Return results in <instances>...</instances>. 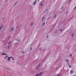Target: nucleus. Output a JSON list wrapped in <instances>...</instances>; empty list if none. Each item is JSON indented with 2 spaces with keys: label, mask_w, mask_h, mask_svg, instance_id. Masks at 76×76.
<instances>
[{
  "label": "nucleus",
  "mask_w": 76,
  "mask_h": 76,
  "mask_svg": "<svg viewBox=\"0 0 76 76\" xmlns=\"http://www.w3.org/2000/svg\"><path fill=\"white\" fill-rule=\"evenodd\" d=\"M37 4V0H36L34 1L33 3V5H35Z\"/></svg>",
  "instance_id": "f257e3e1"
},
{
  "label": "nucleus",
  "mask_w": 76,
  "mask_h": 76,
  "mask_svg": "<svg viewBox=\"0 0 76 76\" xmlns=\"http://www.w3.org/2000/svg\"><path fill=\"white\" fill-rule=\"evenodd\" d=\"M3 25H1V26L0 27V31H1V29L3 28Z\"/></svg>",
  "instance_id": "f03ea898"
},
{
  "label": "nucleus",
  "mask_w": 76,
  "mask_h": 76,
  "mask_svg": "<svg viewBox=\"0 0 76 76\" xmlns=\"http://www.w3.org/2000/svg\"><path fill=\"white\" fill-rule=\"evenodd\" d=\"M57 16V14H56L55 15L53 16V18H56V16Z\"/></svg>",
  "instance_id": "7ed1b4c3"
},
{
  "label": "nucleus",
  "mask_w": 76,
  "mask_h": 76,
  "mask_svg": "<svg viewBox=\"0 0 76 76\" xmlns=\"http://www.w3.org/2000/svg\"><path fill=\"white\" fill-rule=\"evenodd\" d=\"M45 25V23L44 22L42 25V27L44 26Z\"/></svg>",
  "instance_id": "20e7f679"
},
{
  "label": "nucleus",
  "mask_w": 76,
  "mask_h": 76,
  "mask_svg": "<svg viewBox=\"0 0 76 76\" xmlns=\"http://www.w3.org/2000/svg\"><path fill=\"white\" fill-rule=\"evenodd\" d=\"M70 73L71 74H73V73H74L73 71L71 70L70 71Z\"/></svg>",
  "instance_id": "39448f33"
},
{
  "label": "nucleus",
  "mask_w": 76,
  "mask_h": 76,
  "mask_svg": "<svg viewBox=\"0 0 76 76\" xmlns=\"http://www.w3.org/2000/svg\"><path fill=\"white\" fill-rule=\"evenodd\" d=\"M45 17H43V18L42 19V22H43V21H44V19H45Z\"/></svg>",
  "instance_id": "423d86ee"
},
{
  "label": "nucleus",
  "mask_w": 76,
  "mask_h": 76,
  "mask_svg": "<svg viewBox=\"0 0 76 76\" xmlns=\"http://www.w3.org/2000/svg\"><path fill=\"white\" fill-rule=\"evenodd\" d=\"M10 58H12V57H8V61H10Z\"/></svg>",
  "instance_id": "0eeeda50"
},
{
  "label": "nucleus",
  "mask_w": 76,
  "mask_h": 76,
  "mask_svg": "<svg viewBox=\"0 0 76 76\" xmlns=\"http://www.w3.org/2000/svg\"><path fill=\"white\" fill-rule=\"evenodd\" d=\"M42 73H43V72H41L40 73V74H39V76H41V75L42 74Z\"/></svg>",
  "instance_id": "6e6552de"
},
{
  "label": "nucleus",
  "mask_w": 76,
  "mask_h": 76,
  "mask_svg": "<svg viewBox=\"0 0 76 76\" xmlns=\"http://www.w3.org/2000/svg\"><path fill=\"white\" fill-rule=\"evenodd\" d=\"M57 29H56L55 31L54 34H57Z\"/></svg>",
  "instance_id": "1a4fd4ad"
},
{
  "label": "nucleus",
  "mask_w": 76,
  "mask_h": 76,
  "mask_svg": "<svg viewBox=\"0 0 76 76\" xmlns=\"http://www.w3.org/2000/svg\"><path fill=\"white\" fill-rule=\"evenodd\" d=\"M74 35H75V34L74 33L73 34H72V35L71 37H72L73 38L74 37Z\"/></svg>",
  "instance_id": "9d476101"
},
{
  "label": "nucleus",
  "mask_w": 76,
  "mask_h": 76,
  "mask_svg": "<svg viewBox=\"0 0 76 76\" xmlns=\"http://www.w3.org/2000/svg\"><path fill=\"white\" fill-rule=\"evenodd\" d=\"M1 54H2V55H7V54L5 53H2Z\"/></svg>",
  "instance_id": "9b49d317"
},
{
  "label": "nucleus",
  "mask_w": 76,
  "mask_h": 76,
  "mask_svg": "<svg viewBox=\"0 0 76 76\" xmlns=\"http://www.w3.org/2000/svg\"><path fill=\"white\" fill-rule=\"evenodd\" d=\"M13 28H12V29H11V31H10V32H12V31H13Z\"/></svg>",
  "instance_id": "f8f14e48"
},
{
  "label": "nucleus",
  "mask_w": 76,
  "mask_h": 76,
  "mask_svg": "<svg viewBox=\"0 0 76 76\" xmlns=\"http://www.w3.org/2000/svg\"><path fill=\"white\" fill-rule=\"evenodd\" d=\"M40 64H41V63H40L38 65L37 67H40Z\"/></svg>",
  "instance_id": "ddd939ff"
},
{
  "label": "nucleus",
  "mask_w": 76,
  "mask_h": 76,
  "mask_svg": "<svg viewBox=\"0 0 76 76\" xmlns=\"http://www.w3.org/2000/svg\"><path fill=\"white\" fill-rule=\"evenodd\" d=\"M70 2H71V0H69L68 1V4H69V3H70Z\"/></svg>",
  "instance_id": "4468645a"
},
{
  "label": "nucleus",
  "mask_w": 76,
  "mask_h": 76,
  "mask_svg": "<svg viewBox=\"0 0 76 76\" xmlns=\"http://www.w3.org/2000/svg\"><path fill=\"white\" fill-rule=\"evenodd\" d=\"M39 68V67H38V66L36 68V70L37 71V70H38V68Z\"/></svg>",
  "instance_id": "2eb2a0df"
},
{
  "label": "nucleus",
  "mask_w": 76,
  "mask_h": 76,
  "mask_svg": "<svg viewBox=\"0 0 76 76\" xmlns=\"http://www.w3.org/2000/svg\"><path fill=\"white\" fill-rule=\"evenodd\" d=\"M17 41L18 42H20V40L19 39H18Z\"/></svg>",
  "instance_id": "dca6fc26"
},
{
  "label": "nucleus",
  "mask_w": 76,
  "mask_h": 76,
  "mask_svg": "<svg viewBox=\"0 0 76 76\" xmlns=\"http://www.w3.org/2000/svg\"><path fill=\"white\" fill-rule=\"evenodd\" d=\"M48 10V9H47L46 10H45V12H47V11Z\"/></svg>",
  "instance_id": "f3484780"
},
{
  "label": "nucleus",
  "mask_w": 76,
  "mask_h": 76,
  "mask_svg": "<svg viewBox=\"0 0 76 76\" xmlns=\"http://www.w3.org/2000/svg\"><path fill=\"white\" fill-rule=\"evenodd\" d=\"M11 43V42H10L8 44V45H10V44Z\"/></svg>",
  "instance_id": "a211bd4d"
},
{
  "label": "nucleus",
  "mask_w": 76,
  "mask_h": 76,
  "mask_svg": "<svg viewBox=\"0 0 76 76\" xmlns=\"http://www.w3.org/2000/svg\"><path fill=\"white\" fill-rule=\"evenodd\" d=\"M32 50V48H31L30 51H31V50Z\"/></svg>",
  "instance_id": "6ab92c4d"
},
{
  "label": "nucleus",
  "mask_w": 76,
  "mask_h": 76,
  "mask_svg": "<svg viewBox=\"0 0 76 76\" xmlns=\"http://www.w3.org/2000/svg\"><path fill=\"white\" fill-rule=\"evenodd\" d=\"M40 6H43V4H42V3H41V4H40Z\"/></svg>",
  "instance_id": "aec40b11"
},
{
  "label": "nucleus",
  "mask_w": 76,
  "mask_h": 76,
  "mask_svg": "<svg viewBox=\"0 0 76 76\" xmlns=\"http://www.w3.org/2000/svg\"><path fill=\"white\" fill-rule=\"evenodd\" d=\"M10 45H9L8 46V47L7 48V49H10Z\"/></svg>",
  "instance_id": "412c9836"
},
{
  "label": "nucleus",
  "mask_w": 76,
  "mask_h": 76,
  "mask_svg": "<svg viewBox=\"0 0 76 76\" xmlns=\"http://www.w3.org/2000/svg\"><path fill=\"white\" fill-rule=\"evenodd\" d=\"M66 61H67V62H69V60H67V59L66 60Z\"/></svg>",
  "instance_id": "4be33fe9"
},
{
  "label": "nucleus",
  "mask_w": 76,
  "mask_h": 76,
  "mask_svg": "<svg viewBox=\"0 0 76 76\" xmlns=\"http://www.w3.org/2000/svg\"><path fill=\"white\" fill-rule=\"evenodd\" d=\"M57 76H61V75L58 74L57 75Z\"/></svg>",
  "instance_id": "5701e85b"
},
{
  "label": "nucleus",
  "mask_w": 76,
  "mask_h": 76,
  "mask_svg": "<svg viewBox=\"0 0 76 76\" xmlns=\"http://www.w3.org/2000/svg\"><path fill=\"white\" fill-rule=\"evenodd\" d=\"M38 75H39V74H38L36 75V76H38Z\"/></svg>",
  "instance_id": "b1692460"
},
{
  "label": "nucleus",
  "mask_w": 76,
  "mask_h": 76,
  "mask_svg": "<svg viewBox=\"0 0 76 76\" xmlns=\"http://www.w3.org/2000/svg\"><path fill=\"white\" fill-rule=\"evenodd\" d=\"M69 68H72V66L70 65H69Z\"/></svg>",
  "instance_id": "393cba45"
},
{
  "label": "nucleus",
  "mask_w": 76,
  "mask_h": 76,
  "mask_svg": "<svg viewBox=\"0 0 76 76\" xmlns=\"http://www.w3.org/2000/svg\"><path fill=\"white\" fill-rule=\"evenodd\" d=\"M17 3V1H16L15 3V4L16 5Z\"/></svg>",
  "instance_id": "a878e982"
},
{
  "label": "nucleus",
  "mask_w": 76,
  "mask_h": 76,
  "mask_svg": "<svg viewBox=\"0 0 76 76\" xmlns=\"http://www.w3.org/2000/svg\"><path fill=\"white\" fill-rule=\"evenodd\" d=\"M12 57L11 58H12V60H14L15 59L12 57Z\"/></svg>",
  "instance_id": "bb28decb"
},
{
  "label": "nucleus",
  "mask_w": 76,
  "mask_h": 76,
  "mask_svg": "<svg viewBox=\"0 0 76 76\" xmlns=\"http://www.w3.org/2000/svg\"><path fill=\"white\" fill-rule=\"evenodd\" d=\"M63 8H64V7H62L61 9H63Z\"/></svg>",
  "instance_id": "cd10ccee"
},
{
  "label": "nucleus",
  "mask_w": 76,
  "mask_h": 76,
  "mask_svg": "<svg viewBox=\"0 0 76 76\" xmlns=\"http://www.w3.org/2000/svg\"><path fill=\"white\" fill-rule=\"evenodd\" d=\"M16 5H15V4H14V7H15V6H16Z\"/></svg>",
  "instance_id": "c85d7f7f"
},
{
  "label": "nucleus",
  "mask_w": 76,
  "mask_h": 76,
  "mask_svg": "<svg viewBox=\"0 0 76 76\" xmlns=\"http://www.w3.org/2000/svg\"><path fill=\"white\" fill-rule=\"evenodd\" d=\"M70 56L72 57V55H70Z\"/></svg>",
  "instance_id": "c756f323"
},
{
  "label": "nucleus",
  "mask_w": 76,
  "mask_h": 76,
  "mask_svg": "<svg viewBox=\"0 0 76 76\" xmlns=\"http://www.w3.org/2000/svg\"><path fill=\"white\" fill-rule=\"evenodd\" d=\"M60 31H62V29H60Z\"/></svg>",
  "instance_id": "7c9ffc66"
},
{
  "label": "nucleus",
  "mask_w": 76,
  "mask_h": 76,
  "mask_svg": "<svg viewBox=\"0 0 76 76\" xmlns=\"http://www.w3.org/2000/svg\"><path fill=\"white\" fill-rule=\"evenodd\" d=\"M33 25V24H32L31 25V26H32Z\"/></svg>",
  "instance_id": "2f4dec72"
},
{
  "label": "nucleus",
  "mask_w": 76,
  "mask_h": 76,
  "mask_svg": "<svg viewBox=\"0 0 76 76\" xmlns=\"http://www.w3.org/2000/svg\"><path fill=\"white\" fill-rule=\"evenodd\" d=\"M3 19H4V18H3L2 19V20H3Z\"/></svg>",
  "instance_id": "473e14b6"
},
{
  "label": "nucleus",
  "mask_w": 76,
  "mask_h": 76,
  "mask_svg": "<svg viewBox=\"0 0 76 76\" xmlns=\"http://www.w3.org/2000/svg\"><path fill=\"white\" fill-rule=\"evenodd\" d=\"M6 58H7V57H8L7 56H6Z\"/></svg>",
  "instance_id": "72a5a7b5"
},
{
  "label": "nucleus",
  "mask_w": 76,
  "mask_h": 76,
  "mask_svg": "<svg viewBox=\"0 0 76 76\" xmlns=\"http://www.w3.org/2000/svg\"><path fill=\"white\" fill-rule=\"evenodd\" d=\"M40 51H41V48H40Z\"/></svg>",
  "instance_id": "f704fd0d"
},
{
  "label": "nucleus",
  "mask_w": 76,
  "mask_h": 76,
  "mask_svg": "<svg viewBox=\"0 0 76 76\" xmlns=\"http://www.w3.org/2000/svg\"><path fill=\"white\" fill-rule=\"evenodd\" d=\"M66 14L67 15V14H68L67 13H66Z\"/></svg>",
  "instance_id": "c9c22d12"
},
{
  "label": "nucleus",
  "mask_w": 76,
  "mask_h": 76,
  "mask_svg": "<svg viewBox=\"0 0 76 76\" xmlns=\"http://www.w3.org/2000/svg\"><path fill=\"white\" fill-rule=\"evenodd\" d=\"M23 53H23V52L22 53V54H23Z\"/></svg>",
  "instance_id": "e433bc0d"
},
{
  "label": "nucleus",
  "mask_w": 76,
  "mask_h": 76,
  "mask_svg": "<svg viewBox=\"0 0 76 76\" xmlns=\"http://www.w3.org/2000/svg\"><path fill=\"white\" fill-rule=\"evenodd\" d=\"M19 28V26L17 27V28Z\"/></svg>",
  "instance_id": "4c0bfd02"
},
{
  "label": "nucleus",
  "mask_w": 76,
  "mask_h": 76,
  "mask_svg": "<svg viewBox=\"0 0 76 76\" xmlns=\"http://www.w3.org/2000/svg\"><path fill=\"white\" fill-rule=\"evenodd\" d=\"M73 76H75V75H73Z\"/></svg>",
  "instance_id": "58836bf2"
},
{
  "label": "nucleus",
  "mask_w": 76,
  "mask_h": 76,
  "mask_svg": "<svg viewBox=\"0 0 76 76\" xmlns=\"http://www.w3.org/2000/svg\"><path fill=\"white\" fill-rule=\"evenodd\" d=\"M39 0L38 1V2H39Z\"/></svg>",
  "instance_id": "ea45409f"
}]
</instances>
